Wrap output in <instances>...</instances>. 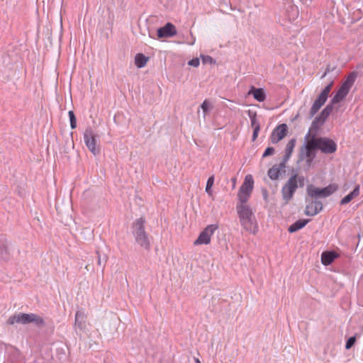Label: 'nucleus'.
<instances>
[{
	"instance_id": "f257e3e1",
	"label": "nucleus",
	"mask_w": 363,
	"mask_h": 363,
	"mask_svg": "<svg viewBox=\"0 0 363 363\" xmlns=\"http://www.w3.org/2000/svg\"><path fill=\"white\" fill-rule=\"evenodd\" d=\"M237 213L240 225L243 228L256 234L258 231L256 218L251 207L247 203H240L236 205Z\"/></svg>"
},
{
	"instance_id": "f03ea898",
	"label": "nucleus",
	"mask_w": 363,
	"mask_h": 363,
	"mask_svg": "<svg viewBox=\"0 0 363 363\" xmlns=\"http://www.w3.org/2000/svg\"><path fill=\"white\" fill-rule=\"evenodd\" d=\"M145 218H139L133 223L131 229L135 242L145 250H149L150 248V236L145 231Z\"/></svg>"
},
{
	"instance_id": "7ed1b4c3",
	"label": "nucleus",
	"mask_w": 363,
	"mask_h": 363,
	"mask_svg": "<svg viewBox=\"0 0 363 363\" xmlns=\"http://www.w3.org/2000/svg\"><path fill=\"white\" fill-rule=\"evenodd\" d=\"M8 325H14L15 323H20L22 325H26L29 323H33L35 326L38 328H42L45 325V322L44 319L35 314V313H16L11 316H10L7 321Z\"/></svg>"
},
{
	"instance_id": "20e7f679",
	"label": "nucleus",
	"mask_w": 363,
	"mask_h": 363,
	"mask_svg": "<svg viewBox=\"0 0 363 363\" xmlns=\"http://www.w3.org/2000/svg\"><path fill=\"white\" fill-rule=\"evenodd\" d=\"M357 77V72H350L346 77L345 80L342 82L336 94L333 96L329 104H332L333 106V105L342 101L349 94L350 90L353 86Z\"/></svg>"
},
{
	"instance_id": "39448f33",
	"label": "nucleus",
	"mask_w": 363,
	"mask_h": 363,
	"mask_svg": "<svg viewBox=\"0 0 363 363\" xmlns=\"http://www.w3.org/2000/svg\"><path fill=\"white\" fill-rule=\"evenodd\" d=\"M318 133H311L313 145L324 154H332L336 152L337 146L334 140L326 137H317Z\"/></svg>"
},
{
	"instance_id": "423d86ee",
	"label": "nucleus",
	"mask_w": 363,
	"mask_h": 363,
	"mask_svg": "<svg viewBox=\"0 0 363 363\" xmlns=\"http://www.w3.org/2000/svg\"><path fill=\"white\" fill-rule=\"evenodd\" d=\"M338 189V186L335 184H330L323 188H318L313 184H309L306 188L308 197L316 199L319 198H326L332 195Z\"/></svg>"
},
{
	"instance_id": "0eeeda50",
	"label": "nucleus",
	"mask_w": 363,
	"mask_h": 363,
	"mask_svg": "<svg viewBox=\"0 0 363 363\" xmlns=\"http://www.w3.org/2000/svg\"><path fill=\"white\" fill-rule=\"evenodd\" d=\"M333 86V81L330 82L320 92L317 99L313 102L310 111H309V118H312L320 110V108L325 104L326 102L329 94L331 91V89Z\"/></svg>"
},
{
	"instance_id": "6e6552de",
	"label": "nucleus",
	"mask_w": 363,
	"mask_h": 363,
	"mask_svg": "<svg viewBox=\"0 0 363 363\" xmlns=\"http://www.w3.org/2000/svg\"><path fill=\"white\" fill-rule=\"evenodd\" d=\"M304 140L306 143L301 147L300 160H303L304 157H306L308 158L307 162L311 163L315 158L316 155L315 151L318 150V149L313 145V142H312V135L311 133L308 132L304 137Z\"/></svg>"
},
{
	"instance_id": "1a4fd4ad",
	"label": "nucleus",
	"mask_w": 363,
	"mask_h": 363,
	"mask_svg": "<svg viewBox=\"0 0 363 363\" xmlns=\"http://www.w3.org/2000/svg\"><path fill=\"white\" fill-rule=\"evenodd\" d=\"M254 187V179L252 175L245 177L244 182L240 187L238 193V199L240 203H247Z\"/></svg>"
},
{
	"instance_id": "9d476101",
	"label": "nucleus",
	"mask_w": 363,
	"mask_h": 363,
	"mask_svg": "<svg viewBox=\"0 0 363 363\" xmlns=\"http://www.w3.org/2000/svg\"><path fill=\"white\" fill-rule=\"evenodd\" d=\"M333 110V106L332 104H328L326 105V106L321 111L320 114L315 117L312 121L308 132L311 133H313L314 131L318 133V130L325 123Z\"/></svg>"
},
{
	"instance_id": "9b49d317",
	"label": "nucleus",
	"mask_w": 363,
	"mask_h": 363,
	"mask_svg": "<svg viewBox=\"0 0 363 363\" xmlns=\"http://www.w3.org/2000/svg\"><path fill=\"white\" fill-rule=\"evenodd\" d=\"M297 174L290 177L287 182L283 186L281 189V195L283 199L288 203L294 196V193L298 189L297 184Z\"/></svg>"
},
{
	"instance_id": "f8f14e48",
	"label": "nucleus",
	"mask_w": 363,
	"mask_h": 363,
	"mask_svg": "<svg viewBox=\"0 0 363 363\" xmlns=\"http://www.w3.org/2000/svg\"><path fill=\"white\" fill-rule=\"evenodd\" d=\"M83 138L86 146L91 153L94 155L100 153V148L97 146L96 135L91 128H86Z\"/></svg>"
},
{
	"instance_id": "ddd939ff",
	"label": "nucleus",
	"mask_w": 363,
	"mask_h": 363,
	"mask_svg": "<svg viewBox=\"0 0 363 363\" xmlns=\"http://www.w3.org/2000/svg\"><path fill=\"white\" fill-rule=\"evenodd\" d=\"M218 228L217 224L207 225L199 234L198 238L194 241V245H208L211 242V238L214 232Z\"/></svg>"
},
{
	"instance_id": "4468645a",
	"label": "nucleus",
	"mask_w": 363,
	"mask_h": 363,
	"mask_svg": "<svg viewBox=\"0 0 363 363\" xmlns=\"http://www.w3.org/2000/svg\"><path fill=\"white\" fill-rule=\"evenodd\" d=\"M307 203L304 210V213L308 216H314L319 213L323 208V203L316 199H313L309 197L306 198Z\"/></svg>"
},
{
	"instance_id": "2eb2a0df",
	"label": "nucleus",
	"mask_w": 363,
	"mask_h": 363,
	"mask_svg": "<svg viewBox=\"0 0 363 363\" xmlns=\"http://www.w3.org/2000/svg\"><path fill=\"white\" fill-rule=\"evenodd\" d=\"M288 132V126L286 123H281L277 125L270 135V141L272 144H277L281 140Z\"/></svg>"
},
{
	"instance_id": "dca6fc26",
	"label": "nucleus",
	"mask_w": 363,
	"mask_h": 363,
	"mask_svg": "<svg viewBox=\"0 0 363 363\" xmlns=\"http://www.w3.org/2000/svg\"><path fill=\"white\" fill-rule=\"evenodd\" d=\"M10 242L5 235H0V260L8 262L11 258Z\"/></svg>"
},
{
	"instance_id": "f3484780",
	"label": "nucleus",
	"mask_w": 363,
	"mask_h": 363,
	"mask_svg": "<svg viewBox=\"0 0 363 363\" xmlns=\"http://www.w3.org/2000/svg\"><path fill=\"white\" fill-rule=\"evenodd\" d=\"M159 38H171L177 34V29L172 23H167L164 26L157 29Z\"/></svg>"
},
{
	"instance_id": "a211bd4d",
	"label": "nucleus",
	"mask_w": 363,
	"mask_h": 363,
	"mask_svg": "<svg viewBox=\"0 0 363 363\" xmlns=\"http://www.w3.org/2000/svg\"><path fill=\"white\" fill-rule=\"evenodd\" d=\"M337 257L338 254L333 250L325 251L321 254V262L325 266L330 265Z\"/></svg>"
},
{
	"instance_id": "6ab92c4d",
	"label": "nucleus",
	"mask_w": 363,
	"mask_h": 363,
	"mask_svg": "<svg viewBox=\"0 0 363 363\" xmlns=\"http://www.w3.org/2000/svg\"><path fill=\"white\" fill-rule=\"evenodd\" d=\"M248 94H252L254 99L259 102H263L266 99V94L262 88L252 86Z\"/></svg>"
},
{
	"instance_id": "aec40b11",
	"label": "nucleus",
	"mask_w": 363,
	"mask_h": 363,
	"mask_svg": "<svg viewBox=\"0 0 363 363\" xmlns=\"http://www.w3.org/2000/svg\"><path fill=\"white\" fill-rule=\"evenodd\" d=\"M308 219L297 220L289 227L288 231L291 233H295L304 228L308 224Z\"/></svg>"
},
{
	"instance_id": "412c9836",
	"label": "nucleus",
	"mask_w": 363,
	"mask_h": 363,
	"mask_svg": "<svg viewBox=\"0 0 363 363\" xmlns=\"http://www.w3.org/2000/svg\"><path fill=\"white\" fill-rule=\"evenodd\" d=\"M85 314L81 311H77L75 313L74 327H77L79 329L82 330L85 327Z\"/></svg>"
},
{
	"instance_id": "4be33fe9",
	"label": "nucleus",
	"mask_w": 363,
	"mask_h": 363,
	"mask_svg": "<svg viewBox=\"0 0 363 363\" xmlns=\"http://www.w3.org/2000/svg\"><path fill=\"white\" fill-rule=\"evenodd\" d=\"M359 194V185H357L354 189L347 195L344 196L341 201V205H345L349 203L354 198L357 197Z\"/></svg>"
},
{
	"instance_id": "5701e85b",
	"label": "nucleus",
	"mask_w": 363,
	"mask_h": 363,
	"mask_svg": "<svg viewBox=\"0 0 363 363\" xmlns=\"http://www.w3.org/2000/svg\"><path fill=\"white\" fill-rule=\"evenodd\" d=\"M149 60L148 57H146L143 53H138L135 57V64L138 68L144 67Z\"/></svg>"
},
{
	"instance_id": "b1692460",
	"label": "nucleus",
	"mask_w": 363,
	"mask_h": 363,
	"mask_svg": "<svg viewBox=\"0 0 363 363\" xmlns=\"http://www.w3.org/2000/svg\"><path fill=\"white\" fill-rule=\"evenodd\" d=\"M286 13L290 21H294L298 16V9L296 6L291 5L286 9Z\"/></svg>"
},
{
	"instance_id": "393cba45",
	"label": "nucleus",
	"mask_w": 363,
	"mask_h": 363,
	"mask_svg": "<svg viewBox=\"0 0 363 363\" xmlns=\"http://www.w3.org/2000/svg\"><path fill=\"white\" fill-rule=\"evenodd\" d=\"M248 116L250 119L251 126L253 128V130L258 126L260 128V124L257 120V113L256 112L252 111L250 110L248 111Z\"/></svg>"
},
{
	"instance_id": "a878e982",
	"label": "nucleus",
	"mask_w": 363,
	"mask_h": 363,
	"mask_svg": "<svg viewBox=\"0 0 363 363\" xmlns=\"http://www.w3.org/2000/svg\"><path fill=\"white\" fill-rule=\"evenodd\" d=\"M267 174L272 180H276L279 178L280 172L277 168V164L274 165L268 170Z\"/></svg>"
},
{
	"instance_id": "bb28decb",
	"label": "nucleus",
	"mask_w": 363,
	"mask_h": 363,
	"mask_svg": "<svg viewBox=\"0 0 363 363\" xmlns=\"http://www.w3.org/2000/svg\"><path fill=\"white\" fill-rule=\"evenodd\" d=\"M214 176L212 175L210 177H208V180H207V182H206V192L209 195H212V186L214 184Z\"/></svg>"
},
{
	"instance_id": "cd10ccee",
	"label": "nucleus",
	"mask_w": 363,
	"mask_h": 363,
	"mask_svg": "<svg viewBox=\"0 0 363 363\" xmlns=\"http://www.w3.org/2000/svg\"><path fill=\"white\" fill-rule=\"evenodd\" d=\"M296 138H292L288 142V143L286 144V149H285L286 153H289L291 155L292 154L294 147L296 145Z\"/></svg>"
},
{
	"instance_id": "c85d7f7f",
	"label": "nucleus",
	"mask_w": 363,
	"mask_h": 363,
	"mask_svg": "<svg viewBox=\"0 0 363 363\" xmlns=\"http://www.w3.org/2000/svg\"><path fill=\"white\" fill-rule=\"evenodd\" d=\"M68 116L69 118L70 127L72 129H75L77 127V118L73 111L68 112Z\"/></svg>"
},
{
	"instance_id": "c756f323",
	"label": "nucleus",
	"mask_w": 363,
	"mask_h": 363,
	"mask_svg": "<svg viewBox=\"0 0 363 363\" xmlns=\"http://www.w3.org/2000/svg\"><path fill=\"white\" fill-rule=\"evenodd\" d=\"M200 57L201 58L203 64H216V60L210 55H201Z\"/></svg>"
},
{
	"instance_id": "7c9ffc66",
	"label": "nucleus",
	"mask_w": 363,
	"mask_h": 363,
	"mask_svg": "<svg viewBox=\"0 0 363 363\" xmlns=\"http://www.w3.org/2000/svg\"><path fill=\"white\" fill-rule=\"evenodd\" d=\"M355 342H356V336L355 335L349 337L345 344V349L350 350V348H352L353 347V345H354Z\"/></svg>"
},
{
	"instance_id": "2f4dec72",
	"label": "nucleus",
	"mask_w": 363,
	"mask_h": 363,
	"mask_svg": "<svg viewBox=\"0 0 363 363\" xmlns=\"http://www.w3.org/2000/svg\"><path fill=\"white\" fill-rule=\"evenodd\" d=\"M274 148L273 147H268L265 149L262 157H266L272 155L274 153Z\"/></svg>"
},
{
	"instance_id": "473e14b6",
	"label": "nucleus",
	"mask_w": 363,
	"mask_h": 363,
	"mask_svg": "<svg viewBox=\"0 0 363 363\" xmlns=\"http://www.w3.org/2000/svg\"><path fill=\"white\" fill-rule=\"evenodd\" d=\"M201 108L203 110L204 114L207 113L209 111V103L208 102L207 100L203 101V102L201 105Z\"/></svg>"
},
{
	"instance_id": "72a5a7b5",
	"label": "nucleus",
	"mask_w": 363,
	"mask_h": 363,
	"mask_svg": "<svg viewBox=\"0 0 363 363\" xmlns=\"http://www.w3.org/2000/svg\"><path fill=\"white\" fill-rule=\"evenodd\" d=\"M200 64L199 59L197 57L193 58L190 60L188 62V65L192 66L194 67H197Z\"/></svg>"
},
{
	"instance_id": "f704fd0d",
	"label": "nucleus",
	"mask_w": 363,
	"mask_h": 363,
	"mask_svg": "<svg viewBox=\"0 0 363 363\" xmlns=\"http://www.w3.org/2000/svg\"><path fill=\"white\" fill-rule=\"evenodd\" d=\"M297 184L298 187H303L305 184V178L303 176H298L297 175Z\"/></svg>"
},
{
	"instance_id": "c9c22d12",
	"label": "nucleus",
	"mask_w": 363,
	"mask_h": 363,
	"mask_svg": "<svg viewBox=\"0 0 363 363\" xmlns=\"http://www.w3.org/2000/svg\"><path fill=\"white\" fill-rule=\"evenodd\" d=\"M260 130V128H258V126H257L254 130H253V133H252V141H255L257 136H258V134H259V132Z\"/></svg>"
},
{
	"instance_id": "e433bc0d",
	"label": "nucleus",
	"mask_w": 363,
	"mask_h": 363,
	"mask_svg": "<svg viewBox=\"0 0 363 363\" xmlns=\"http://www.w3.org/2000/svg\"><path fill=\"white\" fill-rule=\"evenodd\" d=\"M286 162H284L282 160L278 165H277V168L281 172V169L286 167Z\"/></svg>"
},
{
	"instance_id": "4c0bfd02",
	"label": "nucleus",
	"mask_w": 363,
	"mask_h": 363,
	"mask_svg": "<svg viewBox=\"0 0 363 363\" xmlns=\"http://www.w3.org/2000/svg\"><path fill=\"white\" fill-rule=\"evenodd\" d=\"M291 155V154H289V153H286L284 154V157H283V159L282 160L284 161V162H287L288 160L290 159Z\"/></svg>"
},
{
	"instance_id": "58836bf2",
	"label": "nucleus",
	"mask_w": 363,
	"mask_h": 363,
	"mask_svg": "<svg viewBox=\"0 0 363 363\" xmlns=\"http://www.w3.org/2000/svg\"><path fill=\"white\" fill-rule=\"evenodd\" d=\"M333 69H331V68H330V65H328V67L326 68L325 72H324V74H323L322 78L325 77L326 76V74H327L328 73H329V72H332V71H333Z\"/></svg>"
},
{
	"instance_id": "ea45409f",
	"label": "nucleus",
	"mask_w": 363,
	"mask_h": 363,
	"mask_svg": "<svg viewBox=\"0 0 363 363\" xmlns=\"http://www.w3.org/2000/svg\"><path fill=\"white\" fill-rule=\"evenodd\" d=\"M232 182H233V188H235V183H236V178H233L232 179Z\"/></svg>"
},
{
	"instance_id": "a19ab883",
	"label": "nucleus",
	"mask_w": 363,
	"mask_h": 363,
	"mask_svg": "<svg viewBox=\"0 0 363 363\" xmlns=\"http://www.w3.org/2000/svg\"><path fill=\"white\" fill-rule=\"evenodd\" d=\"M195 363H201L198 358H194Z\"/></svg>"
},
{
	"instance_id": "79ce46f5",
	"label": "nucleus",
	"mask_w": 363,
	"mask_h": 363,
	"mask_svg": "<svg viewBox=\"0 0 363 363\" xmlns=\"http://www.w3.org/2000/svg\"><path fill=\"white\" fill-rule=\"evenodd\" d=\"M98 263L99 265H101V261L100 257H98Z\"/></svg>"
},
{
	"instance_id": "37998d69",
	"label": "nucleus",
	"mask_w": 363,
	"mask_h": 363,
	"mask_svg": "<svg viewBox=\"0 0 363 363\" xmlns=\"http://www.w3.org/2000/svg\"><path fill=\"white\" fill-rule=\"evenodd\" d=\"M267 196V191H265L264 193V198L266 199Z\"/></svg>"
}]
</instances>
